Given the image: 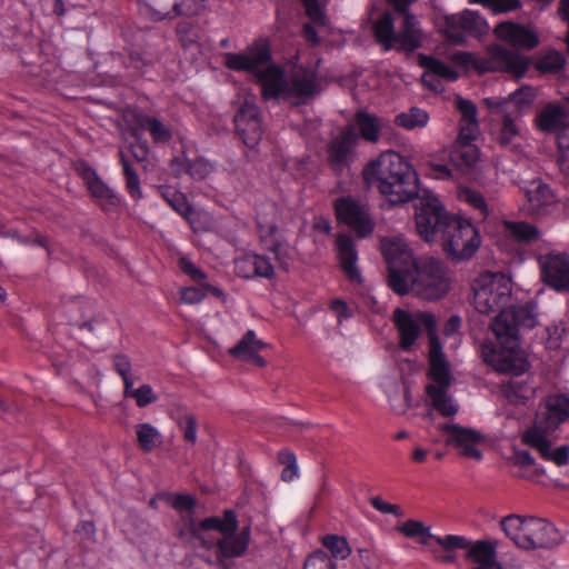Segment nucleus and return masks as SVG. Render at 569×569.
Listing matches in <instances>:
<instances>
[{"instance_id": "nucleus-18", "label": "nucleus", "mask_w": 569, "mask_h": 569, "mask_svg": "<svg viewBox=\"0 0 569 569\" xmlns=\"http://www.w3.org/2000/svg\"><path fill=\"white\" fill-rule=\"evenodd\" d=\"M399 531L409 538H419L420 543L428 546L430 540L441 546L446 551H452L455 548H467L469 540L463 536L447 535L445 537L431 533L430 528L421 521L409 519L405 521Z\"/></svg>"}, {"instance_id": "nucleus-8", "label": "nucleus", "mask_w": 569, "mask_h": 569, "mask_svg": "<svg viewBox=\"0 0 569 569\" xmlns=\"http://www.w3.org/2000/svg\"><path fill=\"white\" fill-rule=\"evenodd\" d=\"M451 60L455 64L472 69L479 74L503 71L522 77L528 69V62L523 57L499 44L488 48L487 53L483 56L475 52L458 51L452 54Z\"/></svg>"}, {"instance_id": "nucleus-38", "label": "nucleus", "mask_w": 569, "mask_h": 569, "mask_svg": "<svg viewBox=\"0 0 569 569\" xmlns=\"http://www.w3.org/2000/svg\"><path fill=\"white\" fill-rule=\"evenodd\" d=\"M373 34L376 41L383 47L385 51H389L395 48V23L391 13L385 12L373 23Z\"/></svg>"}, {"instance_id": "nucleus-23", "label": "nucleus", "mask_w": 569, "mask_h": 569, "mask_svg": "<svg viewBox=\"0 0 569 569\" xmlns=\"http://www.w3.org/2000/svg\"><path fill=\"white\" fill-rule=\"evenodd\" d=\"M495 34L499 40L525 50H532L539 43L538 36L532 30L512 21L497 24Z\"/></svg>"}, {"instance_id": "nucleus-15", "label": "nucleus", "mask_w": 569, "mask_h": 569, "mask_svg": "<svg viewBox=\"0 0 569 569\" xmlns=\"http://www.w3.org/2000/svg\"><path fill=\"white\" fill-rule=\"evenodd\" d=\"M76 171L83 180L91 198L96 200L103 211H110L120 206V196L104 183L97 171L86 161L79 162Z\"/></svg>"}, {"instance_id": "nucleus-39", "label": "nucleus", "mask_w": 569, "mask_h": 569, "mask_svg": "<svg viewBox=\"0 0 569 569\" xmlns=\"http://www.w3.org/2000/svg\"><path fill=\"white\" fill-rule=\"evenodd\" d=\"M418 64L428 72L448 81H455L459 77L458 72L453 68L432 56L425 53L418 54Z\"/></svg>"}, {"instance_id": "nucleus-41", "label": "nucleus", "mask_w": 569, "mask_h": 569, "mask_svg": "<svg viewBox=\"0 0 569 569\" xmlns=\"http://www.w3.org/2000/svg\"><path fill=\"white\" fill-rule=\"evenodd\" d=\"M429 121V114L427 111L412 107L407 112H401L396 116L395 123L398 127L407 130H413L416 128H423Z\"/></svg>"}, {"instance_id": "nucleus-4", "label": "nucleus", "mask_w": 569, "mask_h": 569, "mask_svg": "<svg viewBox=\"0 0 569 569\" xmlns=\"http://www.w3.org/2000/svg\"><path fill=\"white\" fill-rule=\"evenodd\" d=\"M415 218L419 236L427 242L441 241L443 251L453 260L470 259L480 247L478 229L469 220L448 212L432 194L421 197Z\"/></svg>"}, {"instance_id": "nucleus-20", "label": "nucleus", "mask_w": 569, "mask_h": 569, "mask_svg": "<svg viewBox=\"0 0 569 569\" xmlns=\"http://www.w3.org/2000/svg\"><path fill=\"white\" fill-rule=\"evenodd\" d=\"M336 252L340 263V269L345 273L347 280L352 284L361 286L363 278L357 266L358 251L351 234L345 232L337 234Z\"/></svg>"}, {"instance_id": "nucleus-63", "label": "nucleus", "mask_w": 569, "mask_h": 569, "mask_svg": "<svg viewBox=\"0 0 569 569\" xmlns=\"http://www.w3.org/2000/svg\"><path fill=\"white\" fill-rule=\"evenodd\" d=\"M306 9L307 16L315 22H323V13L318 0H300Z\"/></svg>"}, {"instance_id": "nucleus-17", "label": "nucleus", "mask_w": 569, "mask_h": 569, "mask_svg": "<svg viewBox=\"0 0 569 569\" xmlns=\"http://www.w3.org/2000/svg\"><path fill=\"white\" fill-rule=\"evenodd\" d=\"M234 128L243 144L253 148L262 137L261 114L253 103H243L234 114Z\"/></svg>"}, {"instance_id": "nucleus-53", "label": "nucleus", "mask_w": 569, "mask_h": 569, "mask_svg": "<svg viewBox=\"0 0 569 569\" xmlns=\"http://www.w3.org/2000/svg\"><path fill=\"white\" fill-rule=\"evenodd\" d=\"M236 273L246 279L256 278L254 262L252 253H247L234 261Z\"/></svg>"}, {"instance_id": "nucleus-43", "label": "nucleus", "mask_w": 569, "mask_h": 569, "mask_svg": "<svg viewBox=\"0 0 569 569\" xmlns=\"http://www.w3.org/2000/svg\"><path fill=\"white\" fill-rule=\"evenodd\" d=\"M528 523V517L519 515H509L501 519L500 526L508 538H510L519 548L520 540L525 536V526Z\"/></svg>"}, {"instance_id": "nucleus-30", "label": "nucleus", "mask_w": 569, "mask_h": 569, "mask_svg": "<svg viewBox=\"0 0 569 569\" xmlns=\"http://www.w3.org/2000/svg\"><path fill=\"white\" fill-rule=\"evenodd\" d=\"M567 121V112L560 103H548L536 117V123L542 132H555L562 129Z\"/></svg>"}, {"instance_id": "nucleus-28", "label": "nucleus", "mask_w": 569, "mask_h": 569, "mask_svg": "<svg viewBox=\"0 0 569 569\" xmlns=\"http://www.w3.org/2000/svg\"><path fill=\"white\" fill-rule=\"evenodd\" d=\"M422 44L420 29L415 16L403 14L399 32H396L395 48L398 51L413 52Z\"/></svg>"}, {"instance_id": "nucleus-29", "label": "nucleus", "mask_w": 569, "mask_h": 569, "mask_svg": "<svg viewBox=\"0 0 569 569\" xmlns=\"http://www.w3.org/2000/svg\"><path fill=\"white\" fill-rule=\"evenodd\" d=\"M502 233L518 244L536 243L540 237V230L532 223L527 221H502Z\"/></svg>"}, {"instance_id": "nucleus-35", "label": "nucleus", "mask_w": 569, "mask_h": 569, "mask_svg": "<svg viewBox=\"0 0 569 569\" xmlns=\"http://www.w3.org/2000/svg\"><path fill=\"white\" fill-rule=\"evenodd\" d=\"M355 122L360 137L368 142H378L382 129V119L365 110H359L355 114Z\"/></svg>"}, {"instance_id": "nucleus-32", "label": "nucleus", "mask_w": 569, "mask_h": 569, "mask_svg": "<svg viewBox=\"0 0 569 569\" xmlns=\"http://www.w3.org/2000/svg\"><path fill=\"white\" fill-rule=\"evenodd\" d=\"M526 197L531 211L536 214L545 213L556 201L551 188L541 180L531 182L530 188L526 190Z\"/></svg>"}, {"instance_id": "nucleus-33", "label": "nucleus", "mask_w": 569, "mask_h": 569, "mask_svg": "<svg viewBox=\"0 0 569 569\" xmlns=\"http://www.w3.org/2000/svg\"><path fill=\"white\" fill-rule=\"evenodd\" d=\"M134 124L138 129L148 131L156 144H166L172 139L171 129L156 117L142 112L137 113L134 114Z\"/></svg>"}, {"instance_id": "nucleus-24", "label": "nucleus", "mask_w": 569, "mask_h": 569, "mask_svg": "<svg viewBox=\"0 0 569 569\" xmlns=\"http://www.w3.org/2000/svg\"><path fill=\"white\" fill-rule=\"evenodd\" d=\"M483 102L491 113L502 116V123L497 140L501 147L510 146L518 137L519 129L515 122V113L508 109V102L502 101L498 97L486 98Z\"/></svg>"}, {"instance_id": "nucleus-42", "label": "nucleus", "mask_w": 569, "mask_h": 569, "mask_svg": "<svg viewBox=\"0 0 569 569\" xmlns=\"http://www.w3.org/2000/svg\"><path fill=\"white\" fill-rule=\"evenodd\" d=\"M536 94L532 88L523 86L511 92L508 98H500L508 102V109L517 116L523 108L529 107L535 101Z\"/></svg>"}, {"instance_id": "nucleus-49", "label": "nucleus", "mask_w": 569, "mask_h": 569, "mask_svg": "<svg viewBox=\"0 0 569 569\" xmlns=\"http://www.w3.org/2000/svg\"><path fill=\"white\" fill-rule=\"evenodd\" d=\"M112 365H113V369L114 371L121 377L122 379V382H123V388H126L127 390L130 389V383H132V378H131V369H132V365H131V360L130 358L127 356V355H123V353H117L112 357Z\"/></svg>"}, {"instance_id": "nucleus-25", "label": "nucleus", "mask_w": 569, "mask_h": 569, "mask_svg": "<svg viewBox=\"0 0 569 569\" xmlns=\"http://www.w3.org/2000/svg\"><path fill=\"white\" fill-rule=\"evenodd\" d=\"M477 136H467L462 138L461 133H458L451 151L450 162L461 172L470 171L477 163L479 158V150L473 143Z\"/></svg>"}, {"instance_id": "nucleus-3", "label": "nucleus", "mask_w": 569, "mask_h": 569, "mask_svg": "<svg viewBox=\"0 0 569 569\" xmlns=\"http://www.w3.org/2000/svg\"><path fill=\"white\" fill-rule=\"evenodd\" d=\"M537 302L510 305L490 323L495 341L482 343L483 361L496 371L520 376L528 369V361L520 347L519 328L532 329L537 325Z\"/></svg>"}, {"instance_id": "nucleus-51", "label": "nucleus", "mask_w": 569, "mask_h": 569, "mask_svg": "<svg viewBox=\"0 0 569 569\" xmlns=\"http://www.w3.org/2000/svg\"><path fill=\"white\" fill-rule=\"evenodd\" d=\"M186 171L193 179H204L211 171L210 163L203 158L187 160Z\"/></svg>"}, {"instance_id": "nucleus-27", "label": "nucleus", "mask_w": 569, "mask_h": 569, "mask_svg": "<svg viewBox=\"0 0 569 569\" xmlns=\"http://www.w3.org/2000/svg\"><path fill=\"white\" fill-rule=\"evenodd\" d=\"M260 240L266 250L273 253L274 260L283 269H288L290 254L289 248L278 227L273 223L260 228Z\"/></svg>"}, {"instance_id": "nucleus-59", "label": "nucleus", "mask_w": 569, "mask_h": 569, "mask_svg": "<svg viewBox=\"0 0 569 569\" xmlns=\"http://www.w3.org/2000/svg\"><path fill=\"white\" fill-rule=\"evenodd\" d=\"M505 395L508 399L517 402H523L528 399L526 386L518 381H511L505 388Z\"/></svg>"}, {"instance_id": "nucleus-19", "label": "nucleus", "mask_w": 569, "mask_h": 569, "mask_svg": "<svg viewBox=\"0 0 569 569\" xmlns=\"http://www.w3.org/2000/svg\"><path fill=\"white\" fill-rule=\"evenodd\" d=\"M441 429L447 435L448 443L459 449L462 456L476 460L482 458L481 451L477 448L483 441V436L479 431L456 423H445Z\"/></svg>"}, {"instance_id": "nucleus-16", "label": "nucleus", "mask_w": 569, "mask_h": 569, "mask_svg": "<svg viewBox=\"0 0 569 569\" xmlns=\"http://www.w3.org/2000/svg\"><path fill=\"white\" fill-rule=\"evenodd\" d=\"M520 548L549 549L561 541V535L558 529L545 519L528 517V523L525 526V536L519 539Z\"/></svg>"}, {"instance_id": "nucleus-50", "label": "nucleus", "mask_w": 569, "mask_h": 569, "mask_svg": "<svg viewBox=\"0 0 569 569\" xmlns=\"http://www.w3.org/2000/svg\"><path fill=\"white\" fill-rule=\"evenodd\" d=\"M303 569H337V565L327 552L317 550L306 559Z\"/></svg>"}, {"instance_id": "nucleus-2", "label": "nucleus", "mask_w": 569, "mask_h": 569, "mask_svg": "<svg viewBox=\"0 0 569 569\" xmlns=\"http://www.w3.org/2000/svg\"><path fill=\"white\" fill-rule=\"evenodd\" d=\"M381 251L387 263L388 287L398 296L413 293L425 300H438L448 293L450 279L441 260L415 257L399 237L383 239Z\"/></svg>"}, {"instance_id": "nucleus-61", "label": "nucleus", "mask_w": 569, "mask_h": 569, "mask_svg": "<svg viewBox=\"0 0 569 569\" xmlns=\"http://www.w3.org/2000/svg\"><path fill=\"white\" fill-rule=\"evenodd\" d=\"M134 143L131 144V153L138 162L147 161L150 149L147 140H142L137 132L133 133Z\"/></svg>"}, {"instance_id": "nucleus-48", "label": "nucleus", "mask_w": 569, "mask_h": 569, "mask_svg": "<svg viewBox=\"0 0 569 569\" xmlns=\"http://www.w3.org/2000/svg\"><path fill=\"white\" fill-rule=\"evenodd\" d=\"M465 201L476 211V218L485 220L489 216V208L481 192L473 189H465L462 191Z\"/></svg>"}, {"instance_id": "nucleus-5", "label": "nucleus", "mask_w": 569, "mask_h": 569, "mask_svg": "<svg viewBox=\"0 0 569 569\" xmlns=\"http://www.w3.org/2000/svg\"><path fill=\"white\" fill-rule=\"evenodd\" d=\"M186 531L206 550H214L216 563L222 569H231V560L246 555L251 528L239 530V520L234 510L224 509L222 516H210L202 520L189 518Z\"/></svg>"}, {"instance_id": "nucleus-12", "label": "nucleus", "mask_w": 569, "mask_h": 569, "mask_svg": "<svg viewBox=\"0 0 569 569\" xmlns=\"http://www.w3.org/2000/svg\"><path fill=\"white\" fill-rule=\"evenodd\" d=\"M206 0H140L139 10L153 21L174 19L179 16H194Z\"/></svg>"}, {"instance_id": "nucleus-11", "label": "nucleus", "mask_w": 569, "mask_h": 569, "mask_svg": "<svg viewBox=\"0 0 569 569\" xmlns=\"http://www.w3.org/2000/svg\"><path fill=\"white\" fill-rule=\"evenodd\" d=\"M393 322L399 335V347L403 351H410L421 333L422 322L428 328V337L435 332L436 321L432 315L419 312L413 317L409 311L397 308L393 312Z\"/></svg>"}, {"instance_id": "nucleus-52", "label": "nucleus", "mask_w": 569, "mask_h": 569, "mask_svg": "<svg viewBox=\"0 0 569 569\" xmlns=\"http://www.w3.org/2000/svg\"><path fill=\"white\" fill-rule=\"evenodd\" d=\"M473 3H479L485 7L491 8L496 12H511L521 7L519 0H471Z\"/></svg>"}, {"instance_id": "nucleus-13", "label": "nucleus", "mask_w": 569, "mask_h": 569, "mask_svg": "<svg viewBox=\"0 0 569 569\" xmlns=\"http://www.w3.org/2000/svg\"><path fill=\"white\" fill-rule=\"evenodd\" d=\"M541 279L552 290L569 292V254L549 252L539 259Z\"/></svg>"}, {"instance_id": "nucleus-22", "label": "nucleus", "mask_w": 569, "mask_h": 569, "mask_svg": "<svg viewBox=\"0 0 569 569\" xmlns=\"http://www.w3.org/2000/svg\"><path fill=\"white\" fill-rule=\"evenodd\" d=\"M522 440L526 445L536 449L543 460L552 461L559 467L569 462V446L562 445L552 449L551 441L539 427L527 430Z\"/></svg>"}, {"instance_id": "nucleus-45", "label": "nucleus", "mask_w": 569, "mask_h": 569, "mask_svg": "<svg viewBox=\"0 0 569 569\" xmlns=\"http://www.w3.org/2000/svg\"><path fill=\"white\" fill-rule=\"evenodd\" d=\"M137 441L144 452L152 451L160 442V432L151 423H139L136 427Z\"/></svg>"}, {"instance_id": "nucleus-58", "label": "nucleus", "mask_w": 569, "mask_h": 569, "mask_svg": "<svg viewBox=\"0 0 569 569\" xmlns=\"http://www.w3.org/2000/svg\"><path fill=\"white\" fill-rule=\"evenodd\" d=\"M183 430V438L190 443H194L197 440V421L193 415H184L179 422Z\"/></svg>"}, {"instance_id": "nucleus-37", "label": "nucleus", "mask_w": 569, "mask_h": 569, "mask_svg": "<svg viewBox=\"0 0 569 569\" xmlns=\"http://www.w3.org/2000/svg\"><path fill=\"white\" fill-rule=\"evenodd\" d=\"M178 267L183 274L189 277L198 286L202 287L207 292H210L214 297H222L223 291L216 286H212L207 280V273L197 267L188 257L181 256L178 259Z\"/></svg>"}, {"instance_id": "nucleus-55", "label": "nucleus", "mask_w": 569, "mask_h": 569, "mask_svg": "<svg viewBox=\"0 0 569 569\" xmlns=\"http://www.w3.org/2000/svg\"><path fill=\"white\" fill-rule=\"evenodd\" d=\"M207 292L202 287H184L180 290V301L186 305H197L200 303L206 296Z\"/></svg>"}, {"instance_id": "nucleus-21", "label": "nucleus", "mask_w": 569, "mask_h": 569, "mask_svg": "<svg viewBox=\"0 0 569 569\" xmlns=\"http://www.w3.org/2000/svg\"><path fill=\"white\" fill-rule=\"evenodd\" d=\"M356 134L348 130L337 136L327 147L328 163L335 173H341L352 161Z\"/></svg>"}, {"instance_id": "nucleus-46", "label": "nucleus", "mask_w": 569, "mask_h": 569, "mask_svg": "<svg viewBox=\"0 0 569 569\" xmlns=\"http://www.w3.org/2000/svg\"><path fill=\"white\" fill-rule=\"evenodd\" d=\"M566 64L562 53L557 50H550L536 62V68L541 73H558Z\"/></svg>"}, {"instance_id": "nucleus-44", "label": "nucleus", "mask_w": 569, "mask_h": 569, "mask_svg": "<svg viewBox=\"0 0 569 569\" xmlns=\"http://www.w3.org/2000/svg\"><path fill=\"white\" fill-rule=\"evenodd\" d=\"M322 546L330 551L331 559L346 560L351 555V548L343 536L329 533L321 538Z\"/></svg>"}, {"instance_id": "nucleus-14", "label": "nucleus", "mask_w": 569, "mask_h": 569, "mask_svg": "<svg viewBox=\"0 0 569 569\" xmlns=\"http://www.w3.org/2000/svg\"><path fill=\"white\" fill-rule=\"evenodd\" d=\"M446 36L456 43H461L468 36L481 37L488 31L487 21L471 10H465L460 14L447 16L445 20Z\"/></svg>"}, {"instance_id": "nucleus-9", "label": "nucleus", "mask_w": 569, "mask_h": 569, "mask_svg": "<svg viewBox=\"0 0 569 569\" xmlns=\"http://www.w3.org/2000/svg\"><path fill=\"white\" fill-rule=\"evenodd\" d=\"M473 306L479 313L489 315L507 309L511 297V283L498 274L478 279L473 287Z\"/></svg>"}, {"instance_id": "nucleus-54", "label": "nucleus", "mask_w": 569, "mask_h": 569, "mask_svg": "<svg viewBox=\"0 0 569 569\" xmlns=\"http://www.w3.org/2000/svg\"><path fill=\"white\" fill-rule=\"evenodd\" d=\"M173 211L180 214L187 221H191V216L193 214V208L189 203L187 197L181 191L178 192L176 198H173L172 202L169 206Z\"/></svg>"}, {"instance_id": "nucleus-36", "label": "nucleus", "mask_w": 569, "mask_h": 569, "mask_svg": "<svg viewBox=\"0 0 569 569\" xmlns=\"http://www.w3.org/2000/svg\"><path fill=\"white\" fill-rule=\"evenodd\" d=\"M462 549L467 550L468 558L479 563L478 568L492 569L496 566V545L486 540H479L475 543L469 541V546Z\"/></svg>"}, {"instance_id": "nucleus-62", "label": "nucleus", "mask_w": 569, "mask_h": 569, "mask_svg": "<svg viewBox=\"0 0 569 569\" xmlns=\"http://www.w3.org/2000/svg\"><path fill=\"white\" fill-rule=\"evenodd\" d=\"M171 506L177 511H191L196 507V499L190 495H174Z\"/></svg>"}, {"instance_id": "nucleus-7", "label": "nucleus", "mask_w": 569, "mask_h": 569, "mask_svg": "<svg viewBox=\"0 0 569 569\" xmlns=\"http://www.w3.org/2000/svg\"><path fill=\"white\" fill-rule=\"evenodd\" d=\"M428 376L433 383L427 386L426 392L436 411L443 417H452L458 412V406L448 395V389L452 380L450 367L443 352L441 340L432 332L430 333V352L428 355Z\"/></svg>"}, {"instance_id": "nucleus-56", "label": "nucleus", "mask_w": 569, "mask_h": 569, "mask_svg": "<svg viewBox=\"0 0 569 569\" xmlns=\"http://www.w3.org/2000/svg\"><path fill=\"white\" fill-rule=\"evenodd\" d=\"M254 262L256 277L271 279L274 274V268L270 259L266 256L252 253Z\"/></svg>"}, {"instance_id": "nucleus-1", "label": "nucleus", "mask_w": 569, "mask_h": 569, "mask_svg": "<svg viewBox=\"0 0 569 569\" xmlns=\"http://www.w3.org/2000/svg\"><path fill=\"white\" fill-rule=\"evenodd\" d=\"M227 69L251 73L260 87L263 101H283L293 107L307 104L321 92V79L315 68H286L273 62L271 42L259 37L243 52L223 54Z\"/></svg>"}, {"instance_id": "nucleus-26", "label": "nucleus", "mask_w": 569, "mask_h": 569, "mask_svg": "<svg viewBox=\"0 0 569 569\" xmlns=\"http://www.w3.org/2000/svg\"><path fill=\"white\" fill-rule=\"evenodd\" d=\"M267 347L262 340L257 338L253 330H248L229 353L239 360L249 361L258 367H264L266 360L259 352Z\"/></svg>"}, {"instance_id": "nucleus-64", "label": "nucleus", "mask_w": 569, "mask_h": 569, "mask_svg": "<svg viewBox=\"0 0 569 569\" xmlns=\"http://www.w3.org/2000/svg\"><path fill=\"white\" fill-rule=\"evenodd\" d=\"M428 174L438 180H449L452 178V170L448 164L431 163Z\"/></svg>"}, {"instance_id": "nucleus-34", "label": "nucleus", "mask_w": 569, "mask_h": 569, "mask_svg": "<svg viewBox=\"0 0 569 569\" xmlns=\"http://www.w3.org/2000/svg\"><path fill=\"white\" fill-rule=\"evenodd\" d=\"M456 107L461 116L459 133H461L462 138H467V136H477L479 131V123L477 120L476 104L471 100L458 97Z\"/></svg>"}, {"instance_id": "nucleus-57", "label": "nucleus", "mask_w": 569, "mask_h": 569, "mask_svg": "<svg viewBox=\"0 0 569 569\" xmlns=\"http://www.w3.org/2000/svg\"><path fill=\"white\" fill-rule=\"evenodd\" d=\"M279 460L281 463L287 465L281 473V478L284 481H289L292 479L293 475L297 473V465H296V456L291 451L282 450L279 452Z\"/></svg>"}, {"instance_id": "nucleus-47", "label": "nucleus", "mask_w": 569, "mask_h": 569, "mask_svg": "<svg viewBox=\"0 0 569 569\" xmlns=\"http://www.w3.org/2000/svg\"><path fill=\"white\" fill-rule=\"evenodd\" d=\"M124 398H132L136 400V405L139 408H144L158 400L157 395H154L153 389L150 385H142L139 388H133V382L130 383V389L127 390L123 388Z\"/></svg>"}, {"instance_id": "nucleus-6", "label": "nucleus", "mask_w": 569, "mask_h": 569, "mask_svg": "<svg viewBox=\"0 0 569 569\" xmlns=\"http://www.w3.org/2000/svg\"><path fill=\"white\" fill-rule=\"evenodd\" d=\"M362 178L370 188L378 191L391 203H406L419 197V179L412 166L396 151L382 152L367 163Z\"/></svg>"}, {"instance_id": "nucleus-60", "label": "nucleus", "mask_w": 569, "mask_h": 569, "mask_svg": "<svg viewBox=\"0 0 569 569\" xmlns=\"http://www.w3.org/2000/svg\"><path fill=\"white\" fill-rule=\"evenodd\" d=\"M370 505L381 513L392 515L395 517H402L403 512L398 505H392L383 501L380 497H372Z\"/></svg>"}, {"instance_id": "nucleus-10", "label": "nucleus", "mask_w": 569, "mask_h": 569, "mask_svg": "<svg viewBox=\"0 0 569 569\" xmlns=\"http://www.w3.org/2000/svg\"><path fill=\"white\" fill-rule=\"evenodd\" d=\"M337 221L349 227L360 239L373 232L375 223L368 208L352 196H341L333 202Z\"/></svg>"}, {"instance_id": "nucleus-31", "label": "nucleus", "mask_w": 569, "mask_h": 569, "mask_svg": "<svg viewBox=\"0 0 569 569\" xmlns=\"http://www.w3.org/2000/svg\"><path fill=\"white\" fill-rule=\"evenodd\" d=\"M569 419V397L565 395H557L549 398L547 402V413L545 421H539V428L555 429L560 423Z\"/></svg>"}, {"instance_id": "nucleus-40", "label": "nucleus", "mask_w": 569, "mask_h": 569, "mask_svg": "<svg viewBox=\"0 0 569 569\" xmlns=\"http://www.w3.org/2000/svg\"><path fill=\"white\" fill-rule=\"evenodd\" d=\"M119 162L122 166V173L126 180V189L130 197L138 201L142 198V191L140 188V179L136 172L132 163L127 159L124 152L119 150Z\"/></svg>"}]
</instances>
